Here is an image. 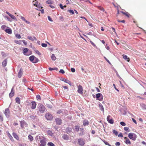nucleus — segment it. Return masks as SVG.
<instances>
[{"label":"nucleus","instance_id":"nucleus-1","mask_svg":"<svg viewBox=\"0 0 146 146\" xmlns=\"http://www.w3.org/2000/svg\"><path fill=\"white\" fill-rule=\"evenodd\" d=\"M37 113H42L44 111H46V109L45 107L42 104H40L38 105V106L36 109Z\"/></svg>","mask_w":146,"mask_h":146},{"label":"nucleus","instance_id":"nucleus-2","mask_svg":"<svg viewBox=\"0 0 146 146\" xmlns=\"http://www.w3.org/2000/svg\"><path fill=\"white\" fill-rule=\"evenodd\" d=\"M23 52L25 55L26 56H29L32 54L31 51L28 48H23Z\"/></svg>","mask_w":146,"mask_h":146},{"label":"nucleus","instance_id":"nucleus-3","mask_svg":"<svg viewBox=\"0 0 146 146\" xmlns=\"http://www.w3.org/2000/svg\"><path fill=\"white\" fill-rule=\"evenodd\" d=\"M128 137L133 141H135L137 138V135L133 133H130L128 135Z\"/></svg>","mask_w":146,"mask_h":146},{"label":"nucleus","instance_id":"nucleus-4","mask_svg":"<svg viewBox=\"0 0 146 146\" xmlns=\"http://www.w3.org/2000/svg\"><path fill=\"white\" fill-rule=\"evenodd\" d=\"M30 60L32 62L35 63L38 61V59L34 56H31L29 58Z\"/></svg>","mask_w":146,"mask_h":146},{"label":"nucleus","instance_id":"nucleus-5","mask_svg":"<svg viewBox=\"0 0 146 146\" xmlns=\"http://www.w3.org/2000/svg\"><path fill=\"white\" fill-rule=\"evenodd\" d=\"M20 123L21 126L22 128H23L25 127H26L28 125L27 123L24 120L20 121Z\"/></svg>","mask_w":146,"mask_h":146},{"label":"nucleus","instance_id":"nucleus-6","mask_svg":"<svg viewBox=\"0 0 146 146\" xmlns=\"http://www.w3.org/2000/svg\"><path fill=\"white\" fill-rule=\"evenodd\" d=\"M96 97L97 99L100 101H102L103 100V96L102 94L99 93L96 94Z\"/></svg>","mask_w":146,"mask_h":146},{"label":"nucleus","instance_id":"nucleus-7","mask_svg":"<svg viewBox=\"0 0 146 146\" xmlns=\"http://www.w3.org/2000/svg\"><path fill=\"white\" fill-rule=\"evenodd\" d=\"M78 143L80 146H83L85 144V142L83 139L80 138L78 140Z\"/></svg>","mask_w":146,"mask_h":146},{"label":"nucleus","instance_id":"nucleus-8","mask_svg":"<svg viewBox=\"0 0 146 146\" xmlns=\"http://www.w3.org/2000/svg\"><path fill=\"white\" fill-rule=\"evenodd\" d=\"M45 117L47 119L49 120H52L53 118L52 115L49 113H46L45 115Z\"/></svg>","mask_w":146,"mask_h":146},{"label":"nucleus","instance_id":"nucleus-9","mask_svg":"<svg viewBox=\"0 0 146 146\" xmlns=\"http://www.w3.org/2000/svg\"><path fill=\"white\" fill-rule=\"evenodd\" d=\"M83 89L82 86L80 85H79L78 86V92L79 93V94H82L83 93Z\"/></svg>","mask_w":146,"mask_h":146},{"label":"nucleus","instance_id":"nucleus-10","mask_svg":"<svg viewBox=\"0 0 146 146\" xmlns=\"http://www.w3.org/2000/svg\"><path fill=\"white\" fill-rule=\"evenodd\" d=\"M4 114H5L6 116L8 117H9V114H10V111L9 110V109L7 108L5 110V111L4 112Z\"/></svg>","mask_w":146,"mask_h":146},{"label":"nucleus","instance_id":"nucleus-11","mask_svg":"<svg viewBox=\"0 0 146 146\" xmlns=\"http://www.w3.org/2000/svg\"><path fill=\"white\" fill-rule=\"evenodd\" d=\"M56 124L57 125H60L62 123V120L59 118H57L55 119Z\"/></svg>","mask_w":146,"mask_h":146},{"label":"nucleus","instance_id":"nucleus-12","mask_svg":"<svg viewBox=\"0 0 146 146\" xmlns=\"http://www.w3.org/2000/svg\"><path fill=\"white\" fill-rule=\"evenodd\" d=\"M31 108L33 110L35 109L36 105V102L35 101H32L31 102Z\"/></svg>","mask_w":146,"mask_h":146},{"label":"nucleus","instance_id":"nucleus-13","mask_svg":"<svg viewBox=\"0 0 146 146\" xmlns=\"http://www.w3.org/2000/svg\"><path fill=\"white\" fill-rule=\"evenodd\" d=\"M109 117H111V116L109 115L108 116L107 118V119L108 121L111 124H112L114 123L113 120L112 118H111L110 119H109Z\"/></svg>","mask_w":146,"mask_h":146},{"label":"nucleus","instance_id":"nucleus-14","mask_svg":"<svg viewBox=\"0 0 146 146\" xmlns=\"http://www.w3.org/2000/svg\"><path fill=\"white\" fill-rule=\"evenodd\" d=\"M125 139V142L127 144L130 145L131 144V143L129 139L126 137H124Z\"/></svg>","mask_w":146,"mask_h":146},{"label":"nucleus","instance_id":"nucleus-15","mask_svg":"<svg viewBox=\"0 0 146 146\" xmlns=\"http://www.w3.org/2000/svg\"><path fill=\"white\" fill-rule=\"evenodd\" d=\"M123 58L125 60H126L128 62L130 61V58L128 57L125 54H123L122 55Z\"/></svg>","mask_w":146,"mask_h":146},{"label":"nucleus","instance_id":"nucleus-16","mask_svg":"<svg viewBox=\"0 0 146 146\" xmlns=\"http://www.w3.org/2000/svg\"><path fill=\"white\" fill-rule=\"evenodd\" d=\"M6 13L9 15V16H10L12 19L14 20H16V17L13 15L10 14L9 12L8 11L6 12Z\"/></svg>","mask_w":146,"mask_h":146},{"label":"nucleus","instance_id":"nucleus-17","mask_svg":"<svg viewBox=\"0 0 146 146\" xmlns=\"http://www.w3.org/2000/svg\"><path fill=\"white\" fill-rule=\"evenodd\" d=\"M40 142L41 143V144L44 145L45 146L46 145V139H42L40 140Z\"/></svg>","mask_w":146,"mask_h":146},{"label":"nucleus","instance_id":"nucleus-18","mask_svg":"<svg viewBox=\"0 0 146 146\" xmlns=\"http://www.w3.org/2000/svg\"><path fill=\"white\" fill-rule=\"evenodd\" d=\"M63 139L65 140H68L69 139V137L68 135L66 134H64L62 137Z\"/></svg>","mask_w":146,"mask_h":146},{"label":"nucleus","instance_id":"nucleus-19","mask_svg":"<svg viewBox=\"0 0 146 146\" xmlns=\"http://www.w3.org/2000/svg\"><path fill=\"white\" fill-rule=\"evenodd\" d=\"M14 95V92L13 90V88H12L11 90V92L9 94L10 97L11 98L13 97Z\"/></svg>","mask_w":146,"mask_h":146},{"label":"nucleus","instance_id":"nucleus-20","mask_svg":"<svg viewBox=\"0 0 146 146\" xmlns=\"http://www.w3.org/2000/svg\"><path fill=\"white\" fill-rule=\"evenodd\" d=\"M83 125L84 126H85L88 125H89V121L85 119L83 122Z\"/></svg>","mask_w":146,"mask_h":146},{"label":"nucleus","instance_id":"nucleus-21","mask_svg":"<svg viewBox=\"0 0 146 146\" xmlns=\"http://www.w3.org/2000/svg\"><path fill=\"white\" fill-rule=\"evenodd\" d=\"M5 31L7 33L11 34L12 33V30L11 29L9 28L6 29L5 30Z\"/></svg>","mask_w":146,"mask_h":146},{"label":"nucleus","instance_id":"nucleus-22","mask_svg":"<svg viewBox=\"0 0 146 146\" xmlns=\"http://www.w3.org/2000/svg\"><path fill=\"white\" fill-rule=\"evenodd\" d=\"M28 38L30 40H31L32 41H33L34 40H36V37L35 36L32 37L30 36H28Z\"/></svg>","mask_w":146,"mask_h":146},{"label":"nucleus","instance_id":"nucleus-23","mask_svg":"<svg viewBox=\"0 0 146 146\" xmlns=\"http://www.w3.org/2000/svg\"><path fill=\"white\" fill-rule=\"evenodd\" d=\"M13 135L15 138L17 140H18L19 139V137L17 134L14 132L13 133Z\"/></svg>","mask_w":146,"mask_h":146},{"label":"nucleus","instance_id":"nucleus-24","mask_svg":"<svg viewBox=\"0 0 146 146\" xmlns=\"http://www.w3.org/2000/svg\"><path fill=\"white\" fill-rule=\"evenodd\" d=\"M20 18L21 20L25 21L27 24H29L30 23V22L26 20L24 17L21 16Z\"/></svg>","mask_w":146,"mask_h":146},{"label":"nucleus","instance_id":"nucleus-25","mask_svg":"<svg viewBox=\"0 0 146 146\" xmlns=\"http://www.w3.org/2000/svg\"><path fill=\"white\" fill-rule=\"evenodd\" d=\"M121 13H122L123 15H125L128 17H129L130 16V15L128 12H124L123 11H121Z\"/></svg>","mask_w":146,"mask_h":146},{"label":"nucleus","instance_id":"nucleus-26","mask_svg":"<svg viewBox=\"0 0 146 146\" xmlns=\"http://www.w3.org/2000/svg\"><path fill=\"white\" fill-rule=\"evenodd\" d=\"M7 59L5 60L2 62V65L3 66H5L7 65Z\"/></svg>","mask_w":146,"mask_h":146},{"label":"nucleus","instance_id":"nucleus-27","mask_svg":"<svg viewBox=\"0 0 146 146\" xmlns=\"http://www.w3.org/2000/svg\"><path fill=\"white\" fill-rule=\"evenodd\" d=\"M47 134L51 136H52L53 135V133H52V131L50 130H48L47 132Z\"/></svg>","mask_w":146,"mask_h":146},{"label":"nucleus","instance_id":"nucleus-28","mask_svg":"<svg viewBox=\"0 0 146 146\" xmlns=\"http://www.w3.org/2000/svg\"><path fill=\"white\" fill-rule=\"evenodd\" d=\"M29 139L30 141H32L33 139V137L31 135H29L28 136Z\"/></svg>","mask_w":146,"mask_h":146},{"label":"nucleus","instance_id":"nucleus-29","mask_svg":"<svg viewBox=\"0 0 146 146\" xmlns=\"http://www.w3.org/2000/svg\"><path fill=\"white\" fill-rule=\"evenodd\" d=\"M22 72L21 69H20L19 71V72L18 73V76L19 78H20L22 76Z\"/></svg>","mask_w":146,"mask_h":146},{"label":"nucleus","instance_id":"nucleus-30","mask_svg":"<svg viewBox=\"0 0 146 146\" xmlns=\"http://www.w3.org/2000/svg\"><path fill=\"white\" fill-rule=\"evenodd\" d=\"M16 102L19 104H20V100L19 98L17 97L15 99Z\"/></svg>","mask_w":146,"mask_h":146},{"label":"nucleus","instance_id":"nucleus-31","mask_svg":"<svg viewBox=\"0 0 146 146\" xmlns=\"http://www.w3.org/2000/svg\"><path fill=\"white\" fill-rule=\"evenodd\" d=\"M16 111H18V112H20L21 111V108L19 106H18L16 108Z\"/></svg>","mask_w":146,"mask_h":146},{"label":"nucleus","instance_id":"nucleus-32","mask_svg":"<svg viewBox=\"0 0 146 146\" xmlns=\"http://www.w3.org/2000/svg\"><path fill=\"white\" fill-rule=\"evenodd\" d=\"M21 40H15L14 42L15 43L19 44H21Z\"/></svg>","mask_w":146,"mask_h":146},{"label":"nucleus","instance_id":"nucleus-33","mask_svg":"<svg viewBox=\"0 0 146 146\" xmlns=\"http://www.w3.org/2000/svg\"><path fill=\"white\" fill-rule=\"evenodd\" d=\"M99 107H100V109L102 111H104V107L101 104H100L99 105Z\"/></svg>","mask_w":146,"mask_h":146},{"label":"nucleus","instance_id":"nucleus-34","mask_svg":"<svg viewBox=\"0 0 146 146\" xmlns=\"http://www.w3.org/2000/svg\"><path fill=\"white\" fill-rule=\"evenodd\" d=\"M48 69L50 71L53 70H58V68H51L50 67Z\"/></svg>","mask_w":146,"mask_h":146},{"label":"nucleus","instance_id":"nucleus-35","mask_svg":"<svg viewBox=\"0 0 146 146\" xmlns=\"http://www.w3.org/2000/svg\"><path fill=\"white\" fill-rule=\"evenodd\" d=\"M8 136L9 137L10 139L12 141H14L13 139V137L9 133H8Z\"/></svg>","mask_w":146,"mask_h":146},{"label":"nucleus","instance_id":"nucleus-36","mask_svg":"<svg viewBox=\"0 0 146 146\" xmlns=\"http://www.w3.org/2000/svg\"><path fill=\"white\" fill-rule=\"evenodd\" d=\"M64 82L66 83H67L69 84L70 86H71V82L68 80L66 79L65 80Z\"/></svg>","mask_w":146,"mask_h":146},{"label":"nucleus","instance_id":"nucleus-37","mask_svg":"<svg viewBox=\"0 0 146 146\" xmlns=\"http://www.w3.org/2000/svg\"><path fill=\"white\" fill-rule=\"evenodd\" d=\"M51 59L53 60H56V57L54 55V54H52L51 56Z\"/></svg>","mask_w":146,"mask_h":146},{"label":"nucleus","instance_id":"nucleus-38","mask_svg":"<svg viewBox=\"0 0 146 146\" xmlns=\"http://www.w3.org/2000/svg\"><path fill=\"white\" fill-rule=\"evenodd\" d=\"M53 3V2L50 0L47 1H46V3L48 4H51Z\"/></svg>","mask_w":146,"mask_h":146},{"label":"nucleus","instance_id":"nucleus-39","mask_svg":"<svg viewBox=\"0 0 146 146\" xmlns=\"http://www.w3.org/2000/svg\"><path fill=\"white\" fill-rule=\"evenodd\" d=\"M15 37L17 38L20 39L21 38V35L19 34H17L15 35Z\"/></svg>","mask_w":146,"mask_h":146},{"label":"nucleus","instance_id":"nucleus-40","mask_svg":"<svg viewBox=\"0 0 146 146\" xmlns=\"http://www.w3.org/2000/svg\"><path fill=\"white\" fill-rule=\"evenodd\" d=\"M47 145L48 146H55V145L52 142H49L48 143Z\"/></svg>","mask_w":146,"mask_h":146},{"label":"nucleus","instance_id":"nucleus-41","mask_svg":"<svg viewBox=\"0 0 146 146\" xmlns=\"http://www.w3.org/2000/svg\"><path fill=\"white\" fill-rule=\"evenodd\" d=\"M6 27L8 28V27L4 25H2L1 27V29L3 30H5V29L6 28Z\"/></svg>","mask_w":146,"mask_h":146},{"label":"nucleus","instance_id":"nucleus-42","mask_svg":"<svg viewBox=\"0 0 146 146\" xmlns=\"http://www.w3.org/2000/svg\"><path fill=\"white\" fill-rule=\"evenodd\" d=\"M75 130L76 131H78L79 130L80 127L78 126H75Z\"/></svg>","mask_w":146,"mask_h":146},{"label":"nucleus","instance_id":"nucleus-43","mask_svg":"<svg viewBox=\"0 0 146 146\" xmlns=\"http://www.w3.org/2000/svg\"><path fill=\"white\" fill-rule=\"evenodd\" d=\"M98 9H99V10L102 11H104V9L101 6H98Z\"/></svg>","mask_w":146,"mask_h":146},{"label":"nucleus","instance_id":"nucleus-44","mask_svg":"<svg viewBox=\"0 0 146 146\" xmlns=\"http://www.w3.org/2000/svg\"><path fill=\"white\" fill-rule=\"evenodd\" d=\"M36 99L37 100H41L40 96L39 95H37L36 96Z\"/></svg>","mask_w":146,"mask_h":146},{"label":"nucleus","instance_id":"nucleus-45","mask_svg":"<svg viewBox=\"0 0 146 146\" xmlns=\"http://www.w3.org/2000/svg\"><path fill=\"white\" fill-rule=\"evenodd\" d=\"M39 139L40 140L42 139H46L44 137L42 136H39Z\"/></svg>","mask_w":146,"mask_h":146},{"label":"nucleus","instance_id":"nucleus-46","mask_svg":"<svg viewBox=\"0 0 146 146\" xmlns=\"http://www.w3.org/2000/svg\"><path fill=\"white\" fill-rule=\"evenodd\" d=\"M102 141H103V142L106 145H108V146H111V145H110L109 143L108 142H107V141H106L105 140H102Z\"/></svg>","mask_w":146,"mask_h":146},{"label":"nucleus","instance_id":"nucleus-47","mask_svg":"<svg viewBox=\"0 0 146 146\" xmlns=\"http://www.w3.org/2000/svg\"><path fill=\"white\" fill-rule=\"evenodd\" d=\"M129 128L127 127H125L124 128V130L126 131L127 132H129Z\"/></svg>","mask_w":146,"mask_h":146},{"label":"nucleus","instance_id":"nucleus-48","mask_svg":"<svg viewBox=\"0 0 146 146\" xmlns=\"http://www.w3.org/2000/svg\"><path fill=\"white\" fill-rule=\"evenodd\" d=\"M68 11L70 13H71L72 14H74V12L72 10H68Z\"/></svg>","mask_w":146,"mask_h":146},{"label":"nucleus","instance_id":"nucleus-49","mask_svg":"<svg viewBox=\"0 0 146 146\" xmlns=\"http://www.w3.org/2000/svg\"><path fill=\"white\" fill-rule=\"evenodd\" d=\"M113 133L115 134L116 135H117L118 134V132L115 130H113Z\"/></svg>","mask_w":146,"mask_h":146},{"label":"nucleus","instance_id":"nucleus-50","mask_svg":"<svg viewBox=\"0 0 146 146\" xmlns=\"http://www.w3.org/2000/svg\"><path fill=\"white\" fill-rule=\"evenodd\" d=\"M120 124L123 126H125L126 125L125 123L123 122L122 121L120 123Z\"/></svg>","mask_w":146,"mask_h":146},{"label":"nucleus","instance_id":"nucleus-51","mask_svg":"<svg viewBox=\"0 0 146 146\" xmlns=\"http://www.w3.org/2000/svg\"><path fill=\"white\" fill-rule=\"evenodd\" d=\"M47 44L45 43H42L41 44V46L43 47H46L47 46Z\"/></svg>","mask_w":146,"mask_h":146},{"label":"nucleus","instance_id":"nucleus-52","mask_svg":"<svg viewBox=\"0 0 146 146\" xmlns=\"http://www.w3.org/2000/svg\"><path fill=\"white\" fill-rule=\"evenodd\" d=\"M35 51L36 52V53L40 55H41V53L39 52V51L38 50H35Z\"/></svg>","mask_w":146,"mask_h":146},{"label":"nucleus","instance_id":"nucleus-53","mask_svg":"<svg viewBox=\"0 0 146 146\" xmlns=\"http://www.w3.org/2000/svg\"><path fill=\"white\" fill-rule=\"evenodd\" d=\"M36 116L34 115H31L30 116V117L31 119H34L35 118Z\"/></svg>","mask_w":146,"mask_h":146},{"label":"nucleus","instance_id":"nucleus-54","mask_svg":"<svg viewBox=\"0 0 146 146\" xmlns=\"http://www.w3.org/2000/svg\"><path fill=\"white\" fill-rule=\"evenodd\" d=\"M3 120V118L1 114H0V121H2Z\"/></svg>","mask_w":146,"mask_h":146},{"label":"nucleus","instance_id":"nucleus-55","mask_svg":"<svg viewBox=\"0 0 146 146\" xmlns=\"http://www.w3.org/2000/svg\"><path fill=\"white\" fill-rule=\"evenodd\" d=\"M59 72L62 74H64L65 73L64 71L62 69H61L59 71Z\"/></svg>","mask_w":146,"mask_h":146},{"label":"nucleus","instance_id":"nucleus-56","mask_svg":"<svg viewBox=\"0 0 146 146\" xmlns=\"http://www.w3.org/2000/svg\"><path fill=\"white\" fill-rule=\"evenodd\" d=\"M48 20L50 21H52V19L49 16H48Z\"/></svg>","mask_w":146,"mask_h":146},{"label":"nucleus","instance_id":"nucleus-57","mask_svg":"<svg viewBox=\"0 0 146 146\" xmlns=\"http://www.w3.org/2000/svg\"><path fill=\"white\" fill-rule=\"evenodd\" d=\"M71 71L73 72H75V70L74 68H71Z\"/></svg>","mask_w":146,"mask_h":146},{"label":"nucleus","instance_id":"nucleus-58","mask_svg":"<svg viewBox=\"0 0 146 146\" xmlns=\"http://www.w3.org/2000/svg\"><path fill=\"white\" fill-rule=\"evenodd\" d=\"M117 21L119 22H121L123 23H124L125 22V21L124 20H123L122 21H120V20H118Z\"/></svg>","mask_w":146,"mask_h":146},{"label":"nucleus","instance_id":"nucleus-59","mask_svg":"<svg viewBox=\"0 0 146 146\" xmlns=\"http://www.w3.org/2000/svg\"><path fill=\"white\" fill-rule=\"evenodd\" d=\"M118 136L119 137H123V135L121 133H119L118 135Z\"/></svg>","mask_w":146,"mask_h":146},{"label":"nucleus","instance_id":"nucleus-60","mask_svg":"<svg viewBox=\"0 0 146 146\" xmlns=\"http://www.w3.org/2000/svg\"><path fill=\"white\" fill-rule=\"evenodd\" d=\"M104 58L109 64H110V62L109 61L105 56L104 57Z\"/></svg>","mask_w":146,"mask_h":146},{"label":"nucleus","instance_id":"nucleus-61","mask_svg":"<svg viewBox=\"0 0 146 146\" xmlns=\"http://www.w3.org/2000/svg\"><path fill=\"white\" fill-rule=\"evenodd\" d=\"M115 145L116 146H119L120 145V143L119 142H117L115 143Z\"/></svg>","mask_w":146,"mask_h":146},{"label":"nucleus","instance_id":"nucleus-62","mask_svg":"<svg viewBox=\"0 0 146 146\" xmlns=\"http://www.w3.org/2000/svg\"><path fill=\"white\" fill-rule=\"evenodd\" d=\"M113 86L114 87V88L118 92H119V90L116 88V86H115V85L114 84H113Z\"/></svg>","mask_w":146,"mask_h":146},{"label":"nucleus","instance_id":"nucleus-63","mask_svg":"<svg viewBox=\"0 0 146 146\" xmlns=\"http://www.w3.org/2000/svg\"><path fill=\"white\" fill-rule=\"evenodd\" d=\"M90 42L94 46H96V45L94 43V42H93L92 41H90Z\"/></svg>","mask_w":146,"mask_h":146},{"label":"nucleus","instance_id":"nucleus-64","mask_svg":"<svg viewBox=\"0 0 146 146\" xmlns=\"http://www.w3.org/2000/svg\"><path fill=\"white\" fill-rule=\"evenodd\" d=\"M59 6H60V7L62 9H64L63 7V6L61 4H60Z\"/></svg>","mask_w":146,"mask_h":146}]
</instances>
